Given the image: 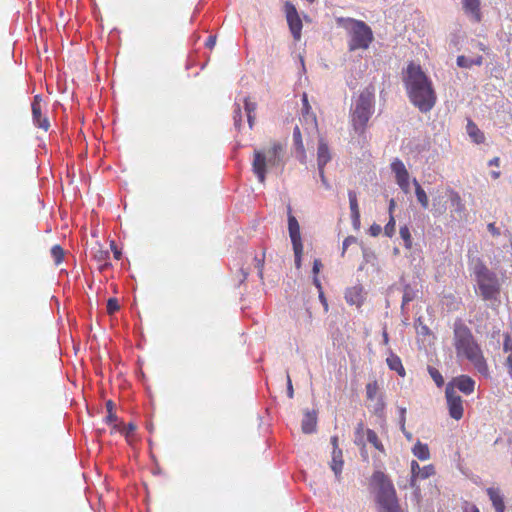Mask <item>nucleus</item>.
<instances>
[{"mask_svg":"<svg viewBox=\"0 0 512 512\" xmlns=\"http://www.w3.org/2000/svg\"><path fill=\"white\" fill-rule=\"evenodd\" d=\"M453 346L458 359L468 360L478 373L488 376L489 368L482 348L462 319L453 323Z\"/></svg>","mask_w":512,"mask_h":512,"instance_id":"f257e3e1","label":"nucleus"},{"mask_svg":"<svg viewBox=\"0 0 512 512\" xmlns=\"http://www.w3.org/2000/svg\"><path fill=\"white\" fill-rule=\"evenodd\" d=\"M411 103L421 112L427 113L436 104L437 96L431 80L419 65L410 63L403 77Z\"/></svg>","mask_w":512,"mask_h":512,"instance_id":"f03ea898","label":"nucleus"},{"mask_svg":"<svg viewBox=\"0 0 512 512\" xmlns=\"http://www.w3.org/2000/svg\"><path fill=\"white\" fill-rule=\"evenodd\" d=\"M284 166V148L280 143L274 142L269 147L254 150L252 170L260 183L265 182L268 170L280 174Z\"/></svg>","mask_w":512,"mask_h":512,"instance_id":"7ed1b4c3","label":"nucleus"},{"mask_svg":"<svg viewBox=\"0 0 512 512\" xmlns=\"http://www.w3.org/2000/svg\"><path fill=\"white\" fill-rule=\"evenodd\" d=\"M473 274L478 293L485 301H495L500 295L501 284L495 272L490 270L480 259L473 263Z\"/></svg>","mask_w":512,"mask_h":512,"instance_id":"20e7f679","label":"nucleus"},{"mask_svg":"<svg viewBox=\"0 0 512 512\" xmlns=\"http://www.w3.org/2000/svg\"><path fill=\"white\" fill-rule=\"evenodd\" d=\"M337 25L345 29L349 36L348 48L350 51L365 50L373 41L371 28L361 20L353 18H337Z\"/></svg>","mask_w":512,"mask_h":512,"instance_id":"39448f33","label":"nucleus"},{"mask_svg":"<svg viewBox=\"0 0 512 512\" xmlns=\"http://www.w3.org/2000/svg\"><path fill=\"white\" fill-rule=\"evenodd\" d=\"M372 482L377 487L376 500L379 512H402L395 488L388 476L376 471L372 476Z\"/></svg>","mask_w":512,"mask_h":512,"instance_id":"423d86ee","label":"nucleus"},{"mask_svg":"<svg viewBox=\"0 0 512 512\" xmlns=\"http://www.w3.org/2000/svg\"><path fill=\"white\" fill-rule=\"evenodd\" d=\"M373 113L374 93L366 88L360 93L352 107L351 121L355 133L362 135L365 132L366 125Z\"/></svg>","mask_w":512,"mask_h":512,"instance_id":"0eeeda50","label":"nucleus"},{"mask_svg":"<svg viewBox=\"0 0 512 512\" xmlns=\"http://www.w3.org/2000/svg\"><path fill=\"white\" fill-rule=\"evenodd\" d=\"M288 210V230L289 236L293 245V251L295 255V266L296 268L301 267V258L303 252V245L300 235V226L295 216L292 215V208L289 205Z\"/></svg>","mask_w":512,"mask_h":512,"instance_id":"6e6552de","label":"nucleus"},{"mask_svg":"<svg viewBox=\"0 0 512 512\" xmlns=\"http://www.w3.org/2000/svg\"><path fill=\"white\" fill-rule=\"evenodd\" d=\"M244 110H242L239 103L234 104L233 120L234 127L240 131L244 116L247 118L249 128L252 129L255 119L256 103L251 102L248 98L243 99Z\"/></svg>","mask_w":512,"mask_h":512,"instance_id":"1a4fd4ad","label":"nucleus"},{"mask_svg":"<svg viewBox=\"0 0 512 512\" xmlns=\"http://www.w3.org/2000/svg\"><path fill=\"white\" fill-rule=\"evenodd\" d=\"M445 396L449 409V415L459 420L463 416V402L460 395L457 394L453 383H448L445 389Z\"/></svg>","mask_w":512,"mask_h":512,"instance_id":"9d476101","label":"nucleus"},{"mask_svg":"<svg viewBox=\"0 0 512 512\" xmlns=\"http://www.w3.org/2000/svg\"><path fill=\"white\" fill-rule=\"evenodd\" d=\"M284 10L289 25V29L294 39L299 40L301 37L302 21L298 15L295 6L290 2H286L284 5Z\"/></svg>","mask_w":512,"mask_h":512,"instance_id":"9b49d317","label":"nucleus"},{"mask_svg":"<svg viewBox=\"0 0 512 512\" xmlns=\"http://www.w3.org/2000/svg\"><path fill=\"white\" fill-rule=\"evenodd\" d=\"M332 159V153L328 146V143L323 137L318 140L317 147V167L318 169L325 168L328 162Z\"/></svg>","mask_w":512,"mask_h":512,"instance_id":"f8f14e48","label":"nucleus"},{"mask_svg":"<svg viewBox=\"0 0 512 512\" xmlns=\"http://www.w3.org/2000/svg\"><path fill=\"white\" fill-rule=\"evenodd\" d=\"M293 147L296 151V158L302 163H306L307 154L303 144L301 131L298 125H296L293 129L292 134Z\"/></svg>","mask_w":512,"mask_h":512,"instance_id":"ddd939ff","label":"nucleus"},{"mask_svg":"<svg viewBox=\"0 0 512 512\" xmlns=\"http://www.w3.org/2000/svg\"><path fill=\"white\" fill-rule=\"evenodd\" d=\"M399 283L402 286L403 290L401 312L402 314H406V305L416 298L418 291L415 288H413L410 284H406L403 277H401Z\"/></svg>","mask_w":512,"mask_h":512,"instance_id":"4468645a","label":"nucleus"},{"mask_svg":"<svg viewBox=\"0 0 512 512\" xmlns=\"http://www.w3.org/2000/svg\"><path fill=\"white\" fill-rule=\"evenodd\" d=\"M451 383H453L455 389L458 388L466 395H469L474 391L475 381L469 376L461 375L455 378Z\"/></svg>","mask_w":512,"mask_h":512,"instance_id":"2eb2a0df","label":"nucleus"},{"mask_svg":"<svg viewBox=\"0 0 512 512\" xmlns=\"http://www.w3.org/2000/svg\"><path fill=\"white\" fill-rule=\"evenodd\" d=\"M487 495L489 496L490 501L495 509V512H504L505 504L503 495L501 494L498 488L490 487L486 490Z\"/></svg>","mask_w":512,"mask_h":512,"instance_id":"dca6fc26","label":"nucleus"},{"mask_svg":"<svg viewBox=\"0 0 512 512\" xmlns=\"http://www.w3.org/2000/svg\"><path fill=\"white\" fill-rule=\"evenodd\" d=\"M350 210H351V219L353 226L355 228H359L360 226V211L358 207L357 195L353 190H349L348 192Z\"/></svg>","mask_w":512,"mask_h":512,"instance_id":"f3484780","label":"nucleus"},{"mask_svg":"<svg viewBox=\"0 0 512 512\" xmlns=\"http://www.w3.org/2000/svg\"><path fill=\"white\" fill-rule=\"evenodd\" d=\"M31 106H32L33 123L37 127L47 131L50 127V122L47 117L42 116L40 103H36Z\"/></svg>","mask_w":512,"mask_h":512,"instance_id":"a211bd4d","label":"nucleus"},{"mask_svg":"<svg viewBox=\"0 0 512 512\" xmlns=\"http://www.w3.org/2000/svg\"><path fill=\"white\" fill-rule=\"evenodd\" d=\"M330 467L335 474L336 480L340 481L343 468L342 451L340 449H333Z\"/></svg>","mask_w":512,"mask_h":512,"instance_id":"6ab92c4d","label":"nucleus"},{"mask_svg":"<svg viewBox=\"0 0 512 512\" xmlns=\"http://www.w3.org/2000/svg\"><path fill=\"white\" fill-rule=\"evenodd\" d=\"M317 423V415L315 411H306L302 419V431L306 434L315 431Z\"/></svg>","mask_w":512,"mask_h":512,"instance_id":"aec40b11","label":"nucleus"},{"mask_svg":"<svg viewBox=\"0 0 512 512\" xmlns=\"http://www.w3.org/2000/svg\"><path fill=\"white\" fill-rule=\"evenodd\" d=\"M462 2L465 12L470 14L476 22L480 21V0H462Z\"/></svg>","mask_w":512,"mask_h":512,"instance_id":"412c9836","label":"nucleus"},{"mask_svg":"<svg viewBox=\"0 0 512 512\" xmlns=\"http://www.w3.org/2000/svg\"><path fill=\"white\" fill-rule=\"evenodd\" d=\"M449 198L452 212L456 213L459 218H462L465 213V205L462 202L460 195L455 191H451Z\"/></svg>","mask_w":512,"mask_h":512,"instance_id":"4be33fe9","label":"nucleus"},{"mask_svg":"<svg viewBox=\"0 0 512 512\" xmlns=\"http://www.w3.org/2000/svg\"><path fill=\"white\" fill-rule=\"evenodd\" d=\"M420 470H421V467L418 464V462L413 460L411 462V477H410V480H409V484H404L403 485L404 488H407L408 486L411 487V488H414L415 489L414 494H415L416 497H418L419 494H420V489H419L418 486H416V479L419 476Z\"/></svg>","mask_w":512,"mask_h":512,"instance_id":"5701e85b","label":"nucleus"},{"mask_svg":"<svg viewBox=\"0 0 512 512\" xmlns=\"http://www.w3.org/2000/svg\"><path fill=\"white\" fill-rule=\"evenodd\" d=\"M362 289L360 287H352L346 290L345 299L352 305L360 306L362 304Z\"/></svg>","mask_w":512,"mask_h":512,"instance_id":"b1692460","label":"nucleus"},{"mask_svg":"<svg viewBox=\"0 0 512 512\" xmlns=\"http://www.w3.org/2000/svg\"><path fill=\"white\" fill-rule=\"evenodd\" d=\"M386 362L388 367L391 370L396 371L399 376L403 377L405 375V369L402 365L401 359L397 355L391 352L387 357Z\"/></svg>","mask_w":512,"mask_h":512,"instance_id":"393cba45","label":"nucleus"},{"mask_svg":"<svg viewBox=\"0 0 512 512\" xmlns=\"http://www.w3.org/2000/svg\"><path fill=\"white\" fill-rule=\"evenodd\" d=\"M414 456H416L419 460L425 461L430 458V452L427 444H424L420 441H417L415 446L412 449Z\"/></svg>","mask_w":512,"mask_h":512,"instance_id":"a878e982","label":"nucleus"},{"mask_svg":"<svg viewBox=\"0 0 512 512\" xmlns=\"http://www.w3.org/2000/svg\"><path fill=\"white\" fill-rule=\"evenodd\" d=\"M413 183L415 186V195L417 197V200L421 204V206L426 209L429 204L427 194L416 179L413 180Z\"/></svg>","mask_w":512,"mask_h":512,"instance_id":"bb28decb","label":"nucleus"},{"mask_svg":"<svg viewBox=\"0 0 512 512\" xmlns=\"http://www.w3.org/2000/svg\"><path fill=\"white\" fill-rule=\"evenodd\" d=\"M94 258H95L98 262H100V263H102V262H103V264H102V265H101V267H100L101 269H105V268H107V267H109V266H110V263H109V262H107V260L109 259V251H108V250H103V249H101V248H98V249L95 251V253H94Z\"/></svg>","mask_w":512,"mask_h":512,"instance_id":"cd10ccee","label":"nucleus"},{"mask_svg":"<svg viewBox=\"0 0 512 512\" xmlns=\"http://www.w3.org/2000/svg\"><path fill=\"white\" fill-rule=\"evenodd\" d=\"M467 130H468L470 137L473 138V140L476 143L483 142V140H484L483 133L472 122H469V124L467 126Z\"/></svg>","mask_w":512,"mask_h":512,"instance_id":"c85d7f7f","label":"nucleus"},{"mask_svg":"<svg viewBox=\"0 0 512 512\" xmlns=\"http://www.w3.org/2000/svg\"><path fill=\"white\" fill-rule=\"evenodd\" d=\"M367 440L369 443H371L377 450L384 452V447L380 440L378 439V436L375 431L371 429L366 430Z\"/></svg>","mask_w":512,"mask_h":512,"instance_id":"c756f323","label":"nucleus"},{"mask_svg":"<svg viewBox=\"0 0 512 512\" xmlns=\"http://www.w3.org/2000/svg\"><path fill=\"white\" fill-rule=\"evenodd\" d=\"M399 233H400L401 239L404 242L405 248L406 249H411V247H412V237H411V233H410V230H409L408 226H406V225L401 226L400 230H399Z\"/></svg>","mask_w":512,"mask_h":512,"instance_id":"7c9ffc66","label":"nucleus"},{"mask_svg":"<svg viewBox=\"0 0 512 512\" xmlns=\"http://www.w3.org/2000/svg\"><path fill=\"white\" fill-rule=\"evenodd\" d=\"M113 429L120 431L126 438H128L130 434L136 430V426L133 423H129L127 425L114 424Z\"/></svg>","mask_w":512,"mask_h":512,"instance_id":"2f4dec72","label":"nucleus"},{"mask_svg":"<svg viewBox=\"0 0 512 512\" xmlns=\"http://www.w3.org/2000/svg\"><path fill=\"white\" fill-rule=\"evenodd\" d=\"M115 404L112 400H108L106 402V410H107V416L105 418V422L110 424L112 422H115L117 420V416L114 413Z\"/></svg>","mask_w":512,"mask_h":512,"instance_id":"473e14b6","label":"nucleus"},{"mask_svg":"<svg viewBox=\"0 0 512 512\" xmlns=\"http://www.w3.org/2000/svg\"><path fill=\"white\" fill-rule=\"evenodd\" d=\"M428 373L438 387H441L444 384V379L436 368L428 366Z\"/></svg>","mask_w":512,"mask_h":512,"instance_id":"72a5a7b5","label":"nucleus"},{"mask_svg":"<svg viewBox=\"0 0 512 512\" xmlns=\"http://www.w3.org/2000/svg\"><path fill=\"white\" fill-rule=\"evenodd\" d=\"M51 255H52L55 263L58 265L61 263V261L63 259L64 251L60 245H54L51 249Z\"/></svg>","mask_w":512,"mask_h":512,"instance_id":"f704fd0d","label":"nucleus"},{"mask_svg":"<svg viewBox=\"0 0 512 512\" xmlns=\"http://www.w3.org/2000/svg\"><path fill=\"white\" fill-rule=\"evenodd\" d=\"M397 184L400 186V188L407 192L409 188V174L406 172V174H401L396 176Z\"/></svg>","mask_w":512,"mask_h":512,"instance_id":"c9c22d12","label":"nucleus"},{"mask_svg":"<svg viewBox=\"0 0 512 512\" xmlns=\"http://www.w3.org/2000/svg\"><path fill=\"white\" fill-rule=\"evenodd\" d=\"M391 169L395 173V176L401 175V174H406V172H408L407 169L405 168V165L402 163V161H400L398 159H396L394 162H392Z\"/></svg>","mask_w":512,"mask_h":512,"instance_id":"e433bc0d","label":"nucleus"},{"mask_svg":"<svg viewBox=\"0 0 512 512\" xmlns=\"http://www.w3.org/2000/svg\"><path fill=\"white\" fill-rule=\"evenodd\" d=\"M384 234L389 238L395 234V219L393 215L390 216L388 223L384 227Z\"/></svg>","mask_w":512,"mask_h":512,"instance_id":"4c0bfd02","label":"nucleus"},{"mask_svg":"<svg viewBox=\"0 0 512 512\" xmlns=\"http://www.w3.org/2000/svg\"><path fill=\"white\" fill-rule=\"evenodd\" d=\"M378 392L377 382H371L366 385V394L367 398L373 400Z\"/></svg>","mask_w":512,"mask_h":512,"instance_id":"58836bf2","label":"nucleus"},{"mask_svg":"<svg viewBox=\"0 0 512 512\" xmlns=\"http://www.w3.org/2000/svg\"><path fill=\"white\" fill-rule=\"evenodd\" d=\"M120 309V305L116 298H109L107 301V312L109 315L114 314Z\"/></svg>","mask_w":512,"mask_h":512,"instance_id":"ea45409f","label":"nucleus"},{"mask_svg":"<svg viewBox=\"0 0 512 512\" xmlns=\"http://www.w3.org/2000/svg\"><path fill=\"white\" fill-rule=\"evenodd\" d=\"M362 253H363L364 261L366 263L374 264V261L376 260V255L371 249L362 247Z\"/></svg>","mask_w":512,"mask_h":512,"instance_id":"a19ab883","label":"nucleus"},{"mask_svg":"<svg viewBox=\"0 0 512 512\" xmlns=\"http://www.w3.org/2000/svg\"><path fill=\"white\" fill-rule=\"evenodd\" d=\"M434 473V468L432 465H427L421 468L419 472L418 478L427 479Z\"/></svg>","mask_w":512,"mask_h":512,"instance_id":"79ce46f5","label":"nucleus"},{"mask_svg":"<svg viewBox=\"0 0 512 512\" xmlns=\"http://www.w3.org/2000/svg\"><path fill=\"white\" fill-rule=\"evenodd\" d=\"M457 65L460 67V68H471L472 65H471V58L469 57H466L464 55H460L457 57Z\"/></svg>","mask_w":512,"mask_h":512,"instance_id":"37998d69","label":"nucleus"},{"mask_svg":"<svg viewBox=\"0 0 512 512\" xmlns=\"http://www.w3.org/2000/svg\"><path fill=\"white\" fill-rule=\"evenodd\" d=\"M503 350L504 352L512 353V338L509 334H505L504 336Z\"/></svg>","mask_w":512,"mask_h":512,"instance_id":"c03bdc74","label":"nucleus"},{"mask_svg":"<svg viewBox=\"0 0 512 512\" xmlns=\"http://www.w3.org/2000/svg\"><path fill=\"white\" fill-rule=\"evenodd\" d=\"M254 260H255V267L258 270V275L260 278H262L263 277V266H264V255L260 259L255 257Z\"/></svg>","mask_w":512,"mask_h":512,"instance_id":"a18cd8bd","label":"nucleus"},{"mask_svg":"<svg viewBox=\"0 0 512 512\" xmlns=\"http://www.w3.org/2000/svg\"><path fill=\"white\" fill-rule=\"evenodd\" d=\"M318 172H319V177H320V180H321V183L323 184V186L326 189H330L331 185H330V183L328 182V180H327V178L325 176L324 168L318 169Z\"/></svg>","mask_w":512,"mask_h":512,"instance_id":"49530a36","label":"nucleus"},{"mask_svg":"<svg viewBox=\"0 0 512 512\" xmlns=\"http://www.w3.org/2000/svg\"><path fill=\"white\" fill-rule=\"evenodd\" d=\"M357 239L353 236H348L344 241H343V251H342V254L345 253L346 249L352 244V243H356Z\"/></svg>","mask_w":512,"mask_h":512,"instance_id":"de8ad7c7","label":"nucleus"},{"mask_svg":"<svg viewBox=\"0 0 512 512\" xmlns=\"http://www.w3.org/2000/svg\"><path fill=\"white\" fill-rule=\"evenodd\" d=\"M382 231V227L378 224H373L370 228H369V232H370V235L371 236H378Z\"/></svg>","mask_w":512,"mask_h":512,"instance_id":"09e8293b","label":"nucleus"},{"mask_svg":"<svg viewBox=\"0 0 512 512\" xmlns=\"http://www.w3.org/2000/svg\"><path fill=\"white\" fill-rule=\"evenodd\" d=\"M287 395L289 398H293V396H294L292 381H291L289 374H287Z\"/></svg>","mask_w":512,"mask_h":512,"instance_id":"8fccbe9b","label":"nucleus"},{"mask_svg":"<svg viewBox=\"0 0 512 512\" xmlns=\"http://www.w3.org/2000/svg\"><path fill=\"white\" fill-rule=\"evenodd\" d=\"M487 229H488V231H489L493 236H499V235H500V229H499V228H497V227L495 226V224H494V223H489V224L487 225Z\"/></svg>","mask_w":512,"mask_h":512,"instance_id":"3c124183","label":"nucleus"},{"mask_svg":"<svg viewBox=\"0 0 512 512\" xmlns=\"http://www.w3.org/2000/svg\"><path fill=\"white\" fill-rule=\"evenodd\" d=\"M110 247H111V249H112V251H113L114 257H115L117 260H119V259L121 258V256H122V253H121V251H119V250L117 249L116 244H115V241H111V242H110Z\"/></svg>","mask_w":512,"mask_h":512,"instance_id":"603ef678","label":"nucleus"},{"mask_svg":"<svg viewBox=\"0 0 512 512\" xmlns=\"http://www.w3.org/2000/svg\"><path fill=\"white\" fill-rule=\"evenodd\" d=\"M322 267V263L319 259H315L314 262H313V268H312V272L314 275H317L320 271Z\"/></svg>","mask_w":512,"mask_h":512,"instance_id":"864d4df0","label":"nucleus"},{"mask_svg":"<svg viewBox=\"0 0 512 512\" xmlns=\"http://www.w3.org/2000/svg\"><path fill=\"white\" fill-rule=\"evenodd\" d=\"M216 44V36H209L206 40V47L209 48V49H212Z\"/></svg>","mask_w":512,"mask_h":512,"instance_id":"5fc2aeb1","label":"nucleus"},{"mask_svg":"<svg viewBox=\"0 0 512 512\" xmlns=\"http://www.w3.org/2000/svg\"><path fill=\"white\" fill-rule=\"evenodd\" d=\"M506 366H507L508 374L510 375V377H512V352L508 355V357L506 359Z\"/></svg>","mask_w":512,"mask_h":512,"instance_id":"6e6d98bb","label":"nucleus"},{"mask_svg":"<svg viewBox=\"0 0 512 512\" xmlns=\"http://www.w3.org/2000/svg\"><path fill=\"white\" fill-rule=\"evenodd\" d=\"M483 63V57L482 56H477V57H474V58H471V65L474 66H481Z\"/></svg>","mask_w":512,"mask_h":512,"instance_id":"4d7b16f0","label":"nucleus"},{"mask_svg":"<svg viewBox=\"0 0 512 512\" xmlns=\"http://www.w3.org/2000/svg\"><path fill=\"white\" fill-rule=\"evenodd\" d=\"M319 299H320L321 303L323 304L325 310H327L328 304H327L326 298L324 297V294L322 291H319Z\"/></svg>","mask_w":512,"mask_h":512,"instance_id":"13d9d810","label":"nucleus"},{"mask_svg":"<svg viewBox=\"0 0 512 512\" xmlns=\"http://www.w3.org/2000/svg\"><path fill=\"white\" fill-rule=\"evenodd\" d=\"M313 284L316 286L318 291H322L320 280L318 279L317 275H314L313 277Z\"/></svg>","mask_w":512,"mask_h":512,"instance_id":"bf43d9fd","label":"nucleus"},{"mask_svg":"<svg viewBox=\"0 0 512 512\" xmlns=\"http://www.w3.org/2000/svg\"><path fill=\"white\" fill-rule=\"evenodd\" d=\"M464 512H480L475 505L466 506Z\"/></svg>","mask_w":512,"mask_h":512,"instance_id":"052dcab7","label":"nucleus"},{"mask_svg":"<svg viewBox=\"0 0 512 512\" xmlns=\"http://www.w3.org/2000/svg\"><path fill=\"white\" fill-rule=\"evenodd\" d=\"M405 421H406V416H399V425H400L401 431H404Z\"/></svg>","mask_w":512,"mask_h":512,"instance_id":"680f3d73","label":"nucleus"},{"mask_svg":"<svg viewBox=\"0 0 512 512\" xmlns=\"http://www.w3.org/2000/svg\"><path fill=\"white\" fill-rule=\"evenodd\" d=\"M500 159L498 157H494L488 163L489 166H499Z\"/></svg>","mask_w":512,"mask_h":512,"instance_id":"e2e57ef3","label":"nucleus"},{"mask_svg":"<svg viewBox=\"0 0 512 512\" xmlns=\"http://www.w3.org/2000/svg\"><path fill=\"white\" fill-rule=\"evenodd\" d=\"M395 205H396L395 200L391 199L390 202H389V214H390V216L393 215L392 213H393V210L395 208Z\"/></svg>","mask_w":512,"mask_h":512,"instance_id":"0e129e2a","label":"nucleus"},{"mask_svg":"<svg viewBox=\"0 0 512 512\" xmlns=\"http://www.w3.org/2000/svg\"><path fill=\"white\" fill-rule=\"evenodd\" d=\"M302 101H303V106L306 110L309 109V104H308V99H307V95L304 94L303 97H302Z\"/></svg>","mask_w":512,"mask_h":512,"instance_id":"69168bd1","label":"nucleus"},{"mask_svg":"<svg viewBox=\"0 0 512 512\" xmlns=\"http://www.w3.org/2000/svg\"><path fill=\"white\" fill-rule=\"evenodd\" d=\"M402 433H403V434H404V436L407 438V440H409V441H411V440H412L413 435H412V433L408 432V431L406 430V428H404V431H402Z\"/></svg>","mask_w":512,"mask_h":512,"instance_id":"338daca9","label":"nucleus"},{"mask_svg":"<svg viewBox=\"0 0 512 512\" xmlns=\"http://www.w3.org/2000/svg\"><path fill=\"white\" fill-rule=\"evenodd\" d=\"M383 407H384V403H383V401L380 399V400L378 401L377 405H376L375 410H376V411L381 410V409H383Z\"/></svg>","mask_w":512,"mask_h":512,"instance_id":"774afa93","label":"nucleus"}]
</instances>
